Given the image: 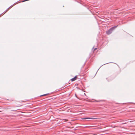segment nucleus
Here are the masks:
<instances>
[{"mask_svg": "<svg viewBox=\"0 0 135 135\" xmlns=\"http://www.w3.org/2000/svg\"><path fill=\"white\" fill-rule=\"evenodd\" d=\"M75 96H76V97H77V96H76V94H75Z\"/></svg>", "mask_w": 135, "mask_h": 135, "instance_id": "obj_11", "label": "nucleus"}, {"mask_svg": "<svg viewBox=\"0 0 135 135\" xmlns=\"http://www.w3.org/2000/svg\"><path fill=\"white\" fill-rule=\"evenodd\" d=\"M77 76H75V77H74V78H72L71 79V80L72 81H74V80H75L77 78Z\"/></svg>", "mask_w": 135, "mask_h": 135, "instance_id": "obj_2", "label": "nucleus"}, {"mask_svg": "<svg viewBox=\"0 0 135 135\" xmlns=\"http://www.w3.org/2000/svg\"><path fill=\"white\" fill-rule=\"evenodd\" d=\"M118 26L113 27L106 31V33L108 35L110 34Z\"/></svg>", "mask_w": 135, "mask_h": 135, "instance_id": "obj_1", "label": "nucleus"}, {"mask_svg": "<svg viewBox=\"0 0 135 135\" xmlns=\"http://www.w3.org/2000/svg\"><path fill=\"white\" fill-rule=\"evenodd\" d=\"M49 95V93H47V94H43V96H45L47 95Z\"/></svg>", "mask_w": 135, "mask_h": 135, "instance_id": "obj_4", "label": "nucleus"}, {"mask_svg": "<svg viewBox=\"0 0 135 135\" xmlns=\"http://www.w3.org/2000/svg\"><path fill=\"white\" fill-rule=\"evenodd\" d=\"M14 4H13V5H11V6L10 7H9V8H10V7H11L13 6V5Z\"/></svg>", "mask_w": 135, "mask_h": 135, "instance_id": "obj_9", "label": "nucleus"}, {"mask_svg": "<svg viewBox=\"0 0 135 135\" xmlns=\"http://www.w3.org/2000/svg\"><path fill=\"white\" fill-rule=\"evenodd\" d=\"M97 49V48H96L95 49H94V50H95Z\"/></svg>", "mask_w": 135, "mask_h": 135, "instance_id": "obj_10", "label": "nucleus"}, {"mask_svg": "<svg viewBox=\"0 0 135 135\" xmlns=\"http://www.w3.org/2000/svg\"><path fill=\"white\" fill-rule=\"evenodd\" d=\"M50 99V97H49L47 98V99H45L44 100H49Z\"/></svg>", "mask_w": 135, "mask_h": 135, "instance_id": "obj_5", "label": "nucleus"}, {"mask_svg": "<svg viewBox=\"0 0 135 135\" xmlns=\"http://www.w3.org/2000/svg\"><path fill=\"white\" fill-rule=\"evenodd\" d=\"M95 118H90V117H86L85 118H83L82 119H96Z\"/></svg>", "mask_w": 135, "mask_h": 135, "instance_id": "obj_3", "label": "nucleus"}, {"mask_svg": "<svg viewBox=\"0 0 135 135\" xmlns=\"http://www.w3.org/2000/svg\"><path fill=\"white\" fill-rule=\"evenodd\" d=\"M125 121H123V120H122V121H120V122H123L122 123H123Z\"/></svg>", "mask_w": 135, "mask_h": 135, "instance_id": "obj_8", "label": "nucleus"}, {"mask_svg": "<svg viewBox=\"0 0 135 135\" xmlns=\"http://www.w3.org/2000/svg\"><path fill=\"white\" fill-rule=\"evenodd\" d=\"M40 96H41V97L42 96V95H40Z\"/></svg>", "mask_w": 135, "mask_h": 135, "instance_id": "obj_12", "label": "nucleus"}, {"mask_svg": "<svg viewBox=\"0 0 135 135\" xmlns=\"http://www.w3.org/2000/svg\"><path fill=\"white\" fill-rule=\"evenodd\" d=\"M127 123V122H124L123 123H120V124H126Z\"/></svg>", "mask_w": 135, "mask_h": 135, "instance_id": "obj_6", "label": "nucleus"}, {"mask_svg": "<svg viewBox=\"0 0 135 135\" xmlns=\"http://www.w3.org/2000/svg\"><path fill=\"white\" fill-rule=\"evenodd\" d=\"M101 101V100H96L95 101L96 102H100V101Z\"/></svg>", "mask_w": 135, "mask_h": 135, "instance_id": "obj_7", "label": "nucleus"}]
</instances>
